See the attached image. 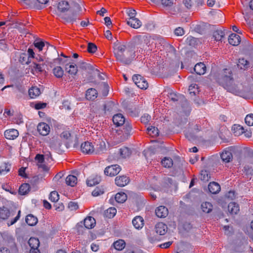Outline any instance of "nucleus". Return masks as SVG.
<instances>
[{
  "instance_id": "6ab92c4d",
  "label": "nucleus",
  "mask_w": 253,
  "mask_h": 253,
  "mask_svg": "<svg viewBox=\"0 0 253 253\" xmlns=\"http://www.w3.org/2000/svg\"><path fill=\"white\" fill-rule=\"evenodd\" d=\"M70 8V5L68 2L65 0H61L58 2L57 10L60 12H65Z\"/></svg>"
},
{
  "instance_id": "09e8293b",
  "label": "nucleus",
  "mask_w": 253,
  "mask_h": 253,
  "mask_svg": "<svg viewBox=\"0 0 253 253\" xmlns=\"http://www.w3.org/2000/svg\"><path fill=\"white\" fill-rule=\"evenodd\" d=\"M210 174L206 170H203L201 171L200 179L204 181H208L210 179Z\"/></svg>"
},
{
  "instance_id": "7ed1b4c3",
  "label": "nucleus",
  "mask_w": 253,
  "mask_h": 253,
  "mask_svg": "<svg viewBox=\"0 0 253 253\" xmlns=\"http://www.w3.org/2000/svg\"><path fill=\"white\" fill-rule=\"evenodd\" d=\"M151 38L148 35H137L133 37L131 42L128 43V47L131 48L137 47L136 52L142 54L145 51L150 50Z\"/></svg>"
},
{
  "instance_id": "5fc2aeb1",
  "label": "nucleus",
  "mask_w": 253,
  "mask_h": 253,
  "mask_svg": "<svg viewBox=\"0 0 253 253\" xmlns=\"http://www.w3.org/2000/svg\"><path fill=\"white\" fill-rule=\"evenodd\" d=\"M162 5L167 8H169L173 5V0H161Z\"/></svg>"
},
{
  "instance_id": "423d86ee",
  "label": "nucleus",
  "mask_w": 253,
  "mask_h": 253,
  "mask_svg": "<svg viewBox=\"0 0 253 253\" xmlns=\"http://www.w3.org/2000/svg\"><path fill=\"white\" fill-rule=\"evenodd\" d=\"M82 152L86 154H94L95 148L92 143L86 141L82 143L81 146Z\"/></svg>"
},
{
  "instance_id": "b1692460",
  "label": "nucleus",
  "mask_w": 253,
  "mask_h": 253,
  "mask_svg": "<svg viewBox=\"0 0 253 253\" xmlns=\"http://www.w3.org/2000/svg\"><path fill=\"white\" fill-rule=\"evenodd\" d=\"M127 24L134 29H138L142 25L141 22L136 18L128 19L127 21Z\"/></svg>"
},
{
  "instance_id": "9d476101",
  "label": "nucleus",
  "mask_w": 253,
  "mask_h": 253,
  "mask_svg": "<svg viewBox=\"0 0 253 253\" xmlns=\"http://www.w3.org/2000/svg\"><path fill=\"white\" fill-rule=\"evenodd\" d=\"M129 182L128 177L125 175L117 176L115 178V183L120 187H124Z\"/></svg>"
},
{
  "instance_id": "72a5a7b5",
  "label": "nucleus",
  "mask_w": 253,
  "mask_h": 253,
  "mask_svg": "<svg viewBox=\"0 0 253 253\" xmlns=\"http://www.w3.org/2000/svg\"><path fill=\"white\" fill-rule=\"evenodd\" d=\"M237 66L240 69L245 70L249 67V62L244 58H240Z\"/></svg>"
},
{
  "instance_id": "5701e85b",
  "label": "nucleus",
  "mask_w": 253,
  "mask_h": 253,
  "mask_svg": "<svg viewBox=\"0 0 253 253\" xmlns=\"http://www.w3.org/2000/svg\"><path fill=\"white\" fill-rule=\"evenodd\" d=\"M208 189L211 194H216L220 190V185L215 182H210L208 185Z\"/></svg>"
},
{
  "instance_id": "ea45409f",
  "label": "nucleus",
  "mask_w": 253,
  "mask_h": 253,
  "mask_svg": "<svg viewBox=\"0 0 253 253\" xmlns=\"http://www.w3.org/2000/svg\"><path fill=\"white\" fill-rule=\"evenodd\" d=\"M224 32L221 30H217L213 33L212 37L215 41H219L224 37Z\"/></svg>"
},
{
  "instance_id": "69168bd1",
  "label": "nucleus",
  "mask_w": 253,
  "mask_h": 253,
  "mask_svg": "<svg viewBox=\"0 0 253 253\" xmlns=\"http://www.w3.org/2000/svg\"><path fill=\"white\" fill-rule=\"evenodd\" d=\"M66 21L68 22H73L76 21L77 19V15L73 14L71 16L65 18Z\"/></svg>"
},
{
  "instance_id": "1a4fd4ad",
  "label": "nucleus",
  "mask_w": 253,
  "mask_h": 253,
  "mask_svg": "<svg viewBox=\"0 0 253 253\" xmlns=\"http://www.w3.org/2000/svg\"><path fill=\"white\" fill-rule=\"evenodd\" d=\"M4 137L7 139L14 140L19 135V132L15 129H9L6 130L4 133Z\"/></svg>"
},
{
  "instance_id": "a19ab883",
  "label": "nucleus",
  "mask_w": 253,
  "mask_h": 253,
  "mask_svg": "<svg viewBox=\"0 0 253 253\" xmlns=\"http://www.w3.org/2000/svg\"><path fill=\"white\" fill-rule=\"evenodd\" d=\"M115 249L118 251H121L125 247V242L123 240H119L115 242L113 244Z\"/></svg>"
},
{
  "instance_id": "dca6fc26",
  "label": "nucleus",
  "mask_w": 253,
  "mask_h": 253,
  "mask_svg": "<svg viewBox=\"0 0 253 253\" xmlns=\"http://www.w3.org/2000/svg\"><path fill=\"white\" fill-rule=\"evenodd\" d=\"M113 122L117 126H120L125 124V119L122 114H117L113 116Z\"/></svg>"
},
{
  "instance_id": "f8f14e48",
  "label": "nucleus",
  "mask_w": 253,
  "mask_h": 253,
  "mask_svg": "<svg viewBox=\"0 0 253 253\" xmlns=\"http://www.w3.org/2000/svg\"><path fill=\"white\" fill-rule=\"evenodd\" d=\"M80 68L86 71L90 74L98 72V70L95 68L92 65L85 62L80 63Z\"/></svg>"
},
{
  "instance_id": "0eeeda50",
  "label": "nucleus",
  "mask_w": 253,
  "mask_h": 253,
  "mask_svg": "<svg viewBox=\"0 0 253 253\" xmlns=\"http://www.w3.org/2000/svg\"><path fill=\"white\" fill-rule=\"evenodd\" d=\"M37 129L40 134L46 136L50 132L49 126L45 123H39L37 126Z\"/></svg>"
},
{
  "instance_id": "a18cd8bd",
  "label": "nucleus",
  "mask_w": 253,
  "mask_h": 253,
  "mask_svg": "<svg viewBox=\"0 0 253 253\" xmlns=\"http://www.w3.org/2000/svg\"><path fill=\"white\" fill-rule=\"evenodd\" d=\"M147 132L149 135L152 137L157 136L159 134V130L157 127L153 126H150L147 129Z\"/></svg>"
},
{
  "instance_id": "f257e3e1",
  "label": "nucleus",
  "mask_w": 253,
  "mask_h": 253,
  "mask_svg": "<svg viewBox=\"0 0 253 253\" xmlns=\"http://www.w3.org/2000/svg\"><path fill=\"white\" fill-rule=\"evenodd\" d=\"M218 82L227 91L233 94L239 96L243 94L242 84L234 83L232 72L229 69H225L223 70L218 79Z\"/></svg>"
},
{
  "instance_id": "c9c22d12",
  "label": "nucleus",
  "mask_w": 253,
  "mask_h": 253,
  "mask_svg": "<svg viewBox=\"0 0 253 253\" xmlns=\"http://www.w3.org/2000/svg\"><path fill=\"white\" fill-rule=\"evenodd\" d=\"M30 188V186L28 183H23L19 187V194L21 195H24L27 194Z\"/></svg>"
},
{
  "instance_id": "603ef678",
  "label": "nucleus",
  "mask_w": 253,
  "mask_h": 253,
  "mask_svg": "<svg viewBox=\"0 0 253 253\" xmlns=\"http://www.w3.org/2000/svg\"><path fill=\"white\" fill-rule=\"evenodd\" d=\"M59 145H60V142L55 138H52L49 142V147L52 149H56Z\"/></svg>"
},
{
  "instance_id": "39448f33",
  "label": "nucleus",
  "mask_w": 253,
  "mask_h": 253,
  "mask_svg": "<svg viewBox=\"0 0 253 253\" xmlns=\"http://www.w3.org/2000/svg\"><path fill=\"white\" fill-rule=\"evenodd\" d=\"M121 168L118 165H113L106 167L104 170V173L106 175L114 176L119 173Z\"/></svg>"
},
{
  "instance_id": "7c9ffc66",
  "label": "nucleus",
  "mask_w": 253,
  "mask_h": 253,
  "mask_svg": "<svg viewBox=\"0 0 253 253\" xmlns=\"http://www.w3.org/2000/svg\"><path fill=\"white\" fill-rule=\"evenodd\" d=\"M201 209L204 212L209 213L212 210V205L210 202H205L202 203Z\"/></svg>"
},
{
  "instance_id": "ddd939ff",
  "label": "nucleus",
  "mask_w": 253,
  "mask_h": 253,
  "mask_svg": "<svg viewBox=\"0 0 253 253\" xmlns=\"http://www.w3.org/2000/svg\"><path fill=\"white\" fill-rule=\"evenodd\" d=\"M106 150V147L105 142L102 140H99L96 144L94 154H101L104 153Z\"/></svg>"
},
{
  "instance_id": "13d9d810",
  "label": "nucleus",
  "mask_w": 253,
  "mask_h": 253,
  "mask_svg": "<svg viewBox=\"0 0 253 253\" xmlns=\"http://www.w3.org/2000/svg\"><path fill=\"white\" fill-rule=\"evenodd\" d=\"M20 61L23 64H28L30 62L27 54L26 53H23L21 55Z\"/></svg>"
},
{
  "instance_id": "c85d7f7f",
  "label": "nucleus",
  "mask_w": 253,
  "mask_h": 253,
  "mask_svg": "<svg viewBox=\"0 0 253 253\" xmlns=\"http://www.w3.org/2000/svg\"><path fill=\"white\" fill-rule=\"evenodd\" d=\"M41 93L40 88L36 86L32 87L29 89V95L32 98H35L39 96Z\"/></svg>"
},
{
  "instance_id": "6e6552de",
  "label": "nucleus",
  "mask_w": 253,
  "mask_h": 253,
  "mask_svg": "<svg viewBox=\"0 0 253 253\" xmlns=\"http://www.w3.org/2000/svg\"><path fill=\"white\" fill-rule=\"evenodd\" d=\"M124 125H125L122 130L123 132V138H122V140L123 141L126 139L130 135L132 130V126L129 123H125Z\"/></svg>"
},
{
  "instance_id": "c03bdc74",
  "label": "nucleus",
  "mask_w": 253,
  "mask_h": 253,
  "mask_svg": "<svg viewBox=\"0 0 253 253\" xmlns=\"http://www.w3.org/2000/svg\"><path fill=\"white\" fill-rule=\"evenodd\" d=\"M116 212L117 210L116 208L114 207H111L105 211V215L106 217L111 218L113 217L116 215Z\"/></svg>"
},
{
  "instance_id": "0e129e2a",
  "label": "nucleus",
  "mask_w": 253,
  "mask_h": 253,
  "mask_svg": "<svg viewBox=\"0 0 253 253\" xmlns=\"http://www.w3.org/2000/svg\"><path fill=\"white\" fill-rule=\"evenodd\" d=\"M174 34L177 36H181L184 34V31L181 27H178L175 29Z\"/></svg>"
},
{
  "instance_id": "37998d69",
  "label": "nucleus",
  "mask_w": 253,
  "mask_h": 253,
  "mask_svg": "<svg viewBox=\"0 0 253 253\" xmlns=\"http://www.w3.org/2000/svg\"><path fill=\"white\" fill-rule=\"evenodd\" d=\"M11 165L8 163H4L0 166V174H5L10 171Z\"/></svg>"
},
{
  "instance_id": "4468645a",
  "label": "nucleus",
  "mask_w": 253,
  "mask_h": 253,
  "mask_svg": "<svg viewBox=\"0 0 253 253\" xmlns=\"http://www.w3.org/2000/svg\"><path fill=\"white\" fill-rule=\"evenodd\" d=\"M132 223L136 229H141L144 225V220L141 216H136L133 219Z\"/></svg>"
},
{
  "instance_id": "680f3d73",
  "label": "nucleus",
  "mask_w": 253,
  "mask_h": 253,
  "mask_svg": "<svg viewBox=\"0 0 253 253\" xmlns=\"http://www.w3.org/2000/svg\"><path fill=\"white\" fill-rule=\"evenodd\" d=\"M151 120V116L147 114H144L141 117V122L144 124H147Z\"/></svg>"
},
{
  "instance_id": "de8ad7c7",
  "label": "nucleus",
  "mask_w": 253,
  "mask_h": 253,
  "mask_svg": "<svg viewBox=\"0 0 253 253\" xmlns=\"http://www.w3.org/2000/svg\"><path fill=\"white\" fill-rule=\"evenodd\" d=\"M162 165L165 167L169 168L171 167L173 165V161L172 160L168 157L164 158L161 161Z\"/></svg>"
},
{
  "instance_id": "052dcab7",
  "label": "nucleus",
  "mask_w": 253,
  "mask_h": 253,
  "mask_svg": "<svg viewBox=\"0 0 253 253\" xmlns=\"http://www.w3.org/2000/svg\"><path fill=\"white\" fill-rule=\"evenodd\" d=\"M101 84L103 87V90L102 91V94L103 96H106L108 95V92H109L108 84L105 82L102 83Z\"/></svg>"
},
{
  "instance_id": "2f4dec72",
  "label": "nucleus",
  "mask_w": 253,
  "mask_h": 253,
  "mask_svg": "<svg viewBox=\"0 0 253 253\" xmlns=\"http://www.w3.org/2000/svg\"><path fill=\"white\" fill-rule=\"evenodd\" d=\"M65 70L72 76L76 75L78 72L77 67L76 65L72 64L69 65L68 64H66L65 66Z\"/></svg>"
},
{
  "instance_id": "e2e57ef3",
  "label": "nucleus",
  "mask_w": 253,
  "mask_h": 253,
  "mask_svg": "<svg viewBox=\"0 0 253 253\" xmlns=\"http://www.w3.org/2000/svg\"><path fill=\"white\" fill-rule=\"evenodd\" d=\"M104 193L103 191L99 188H96L92 192V195L94 197H97L102 195Z\"/></svg>"
},
{
  "instance_id": "393cba45",
  "label": "nucleus",
  "mask_w": 253,
  "mask_h": 253,
  "mask_svg": "<svg viewBox=\"0 0 253 253\" xmlns=\"http://www.w3.org/2000/svg\"><path fill=\"white\" fill-rule=\"evenodd\" d=\"M220 157L223 162L228 163L232 159L233 156L230 151L225 150L221 154Z\"/></svg>"
},
{
  "instance_id": "f03ea898",
  "label": "nucleus",
  "mask_w": 253,
  "mask_h": 253,
  "mask_svg": "<svg viewBox=\"0 0 253 253\" xmlns=\"http://www.w3.org/2000/svg\"><path fill=\"white\" fill-rule=\"evenodd\" d=\"M127 44L117 43L114 47V54L117 60L123 64H129L135 58V51L130 50Z\"/></svg>"
},
{
  "instance_id": "aec40b11",
  "label": "nucleus",
  "mask_w": 253,
  "mask_h": 253,
  "mask_svg": "<svg viewBox=\"0 0 253 253\" xmlns=\"http://www.w3.org/2000/svg\"><path fill=\"white\" fill-rule=\"evenodd\" d=\"M194 70L198 75H203L206 71V66L203 63H198L195 65Z\"/></svg>"
},
{
  "instance_id": "79ce46f5",
  "label": "nucleus",
  "mask_w": 253,
  "mask_h": 253,
  "mask_svg": "<svg viewBox=\"0 0 253 253\" xmlns=\"http://www.w3.org/2000/svg\"><path fill=\"white\" fill-rule=\"evenodd\" d=\"M189 93L191 96H195L199 93L198 86L196 84H191L189 87Z\"/></svg>"
},
{
  "instance_id": "cd10ccee",
  "label": "nucleus",
  "mask_w": 253,
  "mask_h": 253,
  "mask_svg": "<svg viewBox=\"0 0 253 253\" xmlns=\"http://www.w3.org/2000/svg\"><path fill=\"white\" fill-rule=\"evenodd\" d=\"M228 210L230 213L236 214L239 211V206L235 202H231L228 205Z\"/></svg>"
},
{
  "instance_id": "3c124183",
  "label": "nucleus",
  "mask_w": 253,
  "mask_h": 253,
  "mask_svg": "<svg viewBox=\"0 0 253 253\" xmlns=\"http://www.w3.org/2000/svg\"><path fill=\"white\" fill-rule=\"evenodd\" d=\"M246 124L249 126H253V114H250L246 116L245 119Z\"/></svg>"
},
{
  "instance_id": "4c0bfd02",
  "label": "nucleus",
  "mask_w": 253,
  "mask_h": 253,
  "mask_svg": "<svg viewBox=\"0 0 253 253\" xmlns=\"http://www.w3.org/2000/svg\"><path fill=\"white\" fill-rule=\"evenodd\" d=\"M26 222L30 226H34L37 223L38 219L32 214H29L26 216Z\"/></svg>"
},
{
  "instance_id": "e433bc0d",
  "label": "nucleus",
  "mask_w": 253,
  "mask_h": 253,
  "mask_svg": "<svg viewBox=\"0 0 253 253\" xmlns=\"http://www.w3.org/2000/svg\"><path fill=\"white\" fill-rule=\"evenodd\" d=\"M115 200L119 203H123L127 199L126 195L124 192L118 193L115 195Z\"/></svg>"
},
{
  "instance_id": "bb28decb",
  "label": "nucleus",
  "mask_w": 253,
  "mask_h": 253,
  "mask_svg": "<svg viewBox=\"0 0 253 253\" xmlns=\"http://www.w3.org/2000/svg\"><path fill=\"white\" fill-rule=\"evenodd\" d=\"M131 151L127 147H123L119 149V154L121 158H126L131 155Z\"/></svg>"
},
{
  "instance_id": "58836bf2",
  "label": "nucleus",
  "mask_w": 253,
  "mask_h": 253,
  "mask_svg": "<svg viewBox=\"0 0 253 253\" xmlns=\"http://www.w3.org/2000/svg\"><path fill=\"white\" fill-rule=\"evenodd\" d=\"M28 244L31 247V249L38 248L40 246V242L38 239L36 238H31L29 241Z\"/></svg>"
},
{
  "instance_id": "a211bd4d",
  "label": "nucleus",
  "mask_w": 253,
  "mask_h": 253,
  "mask_svg": "<svg viewBox=\"0 0 253 253\" xmlns=\"http://www.w3.org/2000/svg\"><path fill=\"white\" fill-rule=\"evenodd\" d=\"M167 225L162 222L157 223L155 226L156 232L161 235L165 234L167 231Z\"/></svg>"
},
{
  "instance_id": "49530a36",
  "label": "nucleus",
  "mask_w": 253,
  "mask_h": 253,
  "mask_svg": "<svg viewBox=\"0 0 253 253\" xmlns=\"http://www.w3.org/2000/svg\"><path fill=\"white\" fill-rule=\"evenodd\" d=\"M53 73L56 78H61L63 77L64 71L61 67L57 66L53 69Z\"/></svg>"
},
{
  "instance_id": "774afa93",
  "label": "nucleus",
  "mask_w": 253,
  "mask_h": 253,
  "mask_svg": "<svg viewBox=\"0 0 253 253\" xmlns=\"http://www.w3.org/2000/svg\"><path fill=\"white\" fill-rule=\"evenodd\" d=\"M35 160L39 164H42L44 161V156L41 154H37L35 157Z\"/></svg>"
},
{
  "instance_id": "8fccbe9b",
  "label": "nucleus",
  "mask_w": 253,
  "mask_h": 253,
  "mask_svg": "<svg viewBox=\"0 0 253 253\" xmlns=\"http://www.w3.org/2000/svg\"><path fill=\"white\" fill-rule=\"evenodd\" d=\"M59 196L57 192L52 191L50 194L49 199L51 202H57L59 199Z\"/></svg>"
},
{
  "instance_id": "412c9836",
  "label": "nucleus",
  "mask_w": 253,
  "mask_h": 253,
  "mask_svg": "<svg viewBox=\"0 0 253 253\" xmlns=\"http://www.w3.org/2000/svg\"><path fill=\"white\" fill-rule=\"evenodd\" d=\"M96 221L95 219L91 216H88L84 220V226L87 229H91L95 225Z\"/></svg>"
},
{
  "instance_id": "20e7f679",
  "label": "nucleus",
  "mask_w": 253,
  "mask_h": 253,
  "mask_svg": "<svg viewBox=\"0 0 253 253\" xmlns=\"http://www.w3.org/2000/svg\"><path fill=\"white\" fill-rule=\"evenodd\" d=\"M132 80L137 86L140 89H146L148 87L147 81L140 75H133Z\"/></svg>"
},
{
  "instance_id": "473e14b6",
  "label": "nucleus",
  "mask_w": 253,
  "mask_h": 253,
  "mask_svg": "<svg viewBox=\"0 0 253 253\" xmlns=\"http://www.w3.org/2000/svg\"><path fill=\"white\" fill-rule=\"evenodd\" d=\"M232 129L235 135H240L245 132L244 128L239 125H234Z\"/></svg>"
},
{
  "instance_id": "f704fd0d",
  "label": "nucleus",
  "mask_w": 253,
  "mask_h": 253,
  "mask_svg": "<svg viewBox=\"0 0 253 253\" xmlns=\"http://www.w3.org/2000/svg\"><path fill=\"white\" fill-rule=\"evenodd\" d=\"M66 183L68 185L74 186L77 183V178L73 175H69L66 178Z\"/></svg>"
},
{
  "instance_id": "4d7b16f0",
  "label": "nucleus",
  "mask_w": 253,
  "mask_h": 253,
  "mask_svg": "<svg viewBox=\"0 0 253 253\" xmlns=\"http://www.w3.org/2000/svg\"><path fill=\"white\" fill-rule=\"evenodd\" d=\"M68 207L70 211H76L79 208V205L77 202L71 201L69 203Z\"/></svg>"
},
{
  "instance_id": "4be33fe9",
  "label": "nucleus",
  "mask_w": 253,
  "mask_h": 253,
  "mask_svg": "<svg viewBox=\"0 0 253 253\" xmlns=\"http://www.w3.org/2000/svg\"><path fill=\"white\" fill-rule=\"evenodd\" d=\"M44 65L43 63H37L33 62L31 66L32 71L33 73H39L44 70Z\"/></svg>"
},
{
  "instance_id": "bf43d9fd",
  "label": "nucleus",
  "mask_w": 253,
  "mask_h": 253,
  "mask_svg": "<svg viewBox=\"0 0 253 253\" xmlns=\"http://www.w3.org/2000/svg\"><path fill=\"white\" fill-rule=\"evenodd\" d=\"M44 45L45 44L42 41H36L34 42L35 46L37 47L39 51H41Z\"/></svg>"
},
{
  "instance_id": "a878e982",
  "label": "nucleus",
  "mask_w": 253,
  "mask_h": 253,
  "mask_svg": "<svg viewBox=\"0 0 253 253\" xmlns=\"http://www.w3.org/2000/svg\"><path fill=\"white\" fill-rule=\"evenodd\" d=\"M101 181L100 177L97 175L90 177L86 180V184L88 186H93L98 184Z\"/></svg>"
},
{
  "instance_id": "c756f323",
  "label": "nucleus",
  "mask_w": 253,
  "mask_h": 253,
  "mask_svg": "<svg viewBox=\"0 0 253 253\" xmlns=\"http://www.w3.org/2000/svg\"><path fill=\"white\" fill-rule=\"evenodd\" d=\"M11 215L9 210L5 207L0 208V218L6 219Z\"/></svg>"
},
{
  "instance_id": "9b49d317",
  "label": "nucleus",
  "mask_w": 253,
  "mask_h": 253,
  "mask_svg": "<svg viewBox=\"0 0 253 253\" xmlns=\"http://www.w3.org/2000/svg\"><path fill=\"white\" fill-rule=\"evenodd\" d=\"M155 213L158 217L165 218L168 215L169 211L166 207L161 206L156 209Z\"/></svg>"
},
{
  "instance_id": "338daca9",
  "label": "nucleus",
  "mask_w": 253,
  "mask_h": 253,
  "mask_svg": "<svg viewBox=\"0 0 253 253\" xmlns=\"http://www.w3.org/2000/svg\"><path fill=\"white\" fill-rule=\"evenodd\" d=\"M127 13L129 17L128 19H132L135 18V16L136 14V12L134 9H129L127 12Z\"/></svg>"
},
{
  "instance_id": "f3484780",
  "label": "nucleus",
  "mask_w": 253,
  "mask_h": 253,
  "mask_svg": "<svg viewBox=\"0 0 253 253\" xmlns=\"http://www.w3.org/2000/svg\"><path fill=\"white\" fill-rule=\"evenodd\" d=\"M97 90L93 88H89L86 91V98L87 100H94L97 98Z\"/></svg>"
},
{
  "instance_id": "6e6d98bb",
  "label": "nucleus",
  "mask_w": 253,
  "mask_h": 253,
  "mask_svg": "<svg viewBox=\"0 0 253 253\" xmlns=\"http://www.w3.org/2000/svg\"><path fill=\"white\" fill-rule=\"evenodd\" d=\"M49 0H36V4L39 9H41L45 6Z\"/></svg>"
},
{
  "instance_id": "864d4df0",
  "label": "nucleus",
  "mask_w": 253,
  "mask_h": 253,
  "mask_svg": "<svg viewBox=\"0 0 253 253\" xmlns=\"http://www.w3.org/2000/svg\"><path fill=\"white\" fill-rule=\"evenodd\" d=\"M87 51L89 53H94L97 50L96 45L91 42H89L87 45Z\"/></svg>"
},
{
  "instance_id": "2eb2a0df",
  "label": "nucleus",
  "mask_w": 253,
  "mask_h": 253,
  "mask_svg": "<svg viewBox=\"0 0 253 253\" xmlns=\"http://www.w3.org/2000/svg\"><path fill=\"white\" fill-rule=\"evenodd\" d=\"M229 43L233 45L237 46L241 42V38L240 36L236 34H231L228 38Z\"/></svg>"
}]
</instances>
